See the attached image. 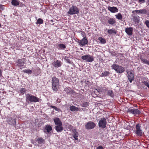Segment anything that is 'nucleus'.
<instances>
[{"label":"nucleus","instance_id":"21","mask_svg":"<svg viewBox=\"0 0 149 149\" xmlns=\"http://www.w3.org/2000/svg\"><path fill=\"white\" fill-rule=\"evenodd\" d=\"M79 109L78 107L73 105L70 106V110L72 111H78Z\"/></svg>","mask_w":149,"mask_h":149},{"label":"nucleus","instance_id":"55","mask_svg":"<svg viewBox=\"0 0 149 149\" xmlns=\"http://www.w3.org/2000/svg\"><path fill=\"white\" fill-rule=\"evenodd\" d=\"M1 24H0V27H1Z\"/></svg>","mask_w":149,"mask_h":149},{"label":"nucleus","instance_id":"44","mask_svg":"<svg viewBox=\"0 0 149 149\" xmlns=\"http://www.w3.org/2000/svg\"><path fill=\"white\" fill-rule=\"evenodd\" d=\"M81 34L82 35V36L83 37H85V33L84 31H81Z\"/></svg>","mask_w":149,"mask_h":149},{"label":"nucleus","instance_id":"7","mask_svg":"<svg viewBox=\"0 0 149 149\" xmlns=\"http://www.w3.org/2000/svg\"><path fill=\"white\" fill-rule=\"evenodd\" d=\"M127 78L130 83H132L134 79V75L133 71L132 70L127 72Z\"/></svg>","mask_w":149,"mask_h":149},{"label":"nucleus","instance_id":"2","mask_svg":"<svg viewBox=\"0 0 149 149\" xmlns=\"http://www.w3.org/2000/svg\"><path fill=\"white\" fill-rule=\"evenodd\" d=\"M26 101L36 102H39V98L33 95H30L29 93L26 95Z\"/></svg>","mask_w":149,"mask_h":149},{"label":"nucleus","instance_id":"23","mask_svg":"<svg viewBox=\"0 0 149 149\" xmlns=\"http://www.w3.org/2000/svg\"><path fill=\"white\" fill-rule=\"evenodd\" d=\"M12 4L14 6H17L19 5V3L17 0H12L11 1Z\"/></svg>","mask_w":149,"mask_h":149},{"label":"nucleus","instance_id":"19","mask_svg":"<svg viewBox=\"0 0 149 149\" xmlns=\"http://www.w3.org/2000/svg\"><path fill=\"white\" fill-rule=\"evenodd\" d=\"M61 65V62L58 60L56 61V62L53 63V66L56 68L60 67Z\"/></svg>","mask_w":149,"mask_h":149},{"label":"nucleus","instance_id":"35","mask_svg":"<svg viewBox=\"0 0 149 149\" xmlns=\"http://www.w3.org/2000/svg\"><path fill=\"white\" fill-rule=\"evenodd\" d=\"M58 46L61 49H64L66 48L65 46L63 44H60L58 45Z\"/></svg>","mask_w":149,"mask_h":149},{"label":"nucleus","instance_id":"18","mask_svg":"<svg viewBox=\"0 0 149 149\" xmlns=\"http://www.w3.org/2000/svg\"><path fill=\"white\" fill-rule=\"evenodd\" d=\"M52 130V128L51 126L47 125L46 126L44 131V132L46 133H49Z\"/></svg>","mask_w":149,"mask_h":149},{"label":"nucleus","instance_id":"38","mask_svg":"<svg viewBox=\"0 0 149 149\" xmlns=\"http://www.w3.org/2000/svg\"><path fill=\"white\" fill-rule=\"evenodd\" d=\"M37 140L39 143H42L44 141L43 139L42 138H41L38 139Z\"/></svg>","mask_w":149,"mask_h":149},{"label":"nucleus","instance_id":"20","mask_svg":"<svg viewBox=\"0 0 149 149\" xmlns=\"http://www.w3.org/2000/svg\"><path fill=\"white\" fill-rule=\"evenodd\" d=\"M107 22L110 25H113L116 22V21L113 18H110L108 20Z\"/></svg>","mask_w":149,"mask_h":149},{"label":"nucleus","instance_id":"6","mask_svg":"<svg viewBox=\"0 0 149 149\" xmlns=\"http://www.w3.org/2000/svg\"><path fill=\"white\" fill-rule=\"evenodd\" d=\"M107 121L105 118H102L98 123V125L99 127L103 128H105L106 127Z\"/></svg>","mask_w":149,"mask_h":149},{"label":"nucleus","instance_id":"15","mask_svg":"<svg viewBox=\"0 0 149 149\" xmlns=\"http://www.w3.org/2000/svg\"><path fill=\"white\" fill-rule=\"evenodd\" d=\"M108 10L110 11L111 13H114L118 11V8L115 7L109 6L108 8Z\"/></svg>","mask_w":149,"mask_h":149},{"label":"nucleus","instance_id":"41","mask_svg":"<svg viewBox=\"0 0 149 149\" xmlns=\"http://www.w3.org/2000/svg\"><path fill=\"white\" fill-rule=\"evenodd\" d=\"M110 53L111 54V55L115 56L116 55V54L115 52L113 51H111L110 52Z\"/></svg>","mask_w":149,"mask_h":149},{"label":"nucleus","instance_id":"13","mask_svg":"<svg viewBox=\"0 0 149 149\" xmlns=\"http://www.w3.org/2000/svg\"><path fill=\"white\" fill-rule=\"evenodd\" d=\"M73 137L74 138V139L76 140H78V136H79V134L78 133V132L76 131V129H74V130H73Z\"/></svg>","mask_w":149,"mask_h":149},{"label":"nucleus","instance_id":"26","mask_svg":"<svg viewBox=\"0 0 149 149\" xmlns=\"http://www.w3.org/2000/svg\"><path fill=\"white\" fill-rule=\"evenodd\" d=\"M110 72L107 71H105L104 72L102 73L101 75V77L107 76L110 74Z\"/></svg>","mask_w":149,"mask_h":149},{"label":"nucleus","instance_id":"34","mask_svg":"<svg viewBox=\"0 0 149 149\" xmlns=\"http://www.w3.org/2000/svg\"><path fill=\"white\" fill-rule=\"evenodd\" d=\"M140 11H141L140 14H141L142 15H146L147 13V10L145 9H143L140 10Z\"/></svg>","mask_w":149,"mask_h":149},{"label":"nucleus","instance_id":"31","mask_svg":"<svg viewBox=\"0 0 149 149\" xmlns=\"http://www.w3.org/2000/svg\"><path fill=\"white\" fill-rule=\"evenodd\" d=\"M19 92L22 95H23L26 92V90L25 88H21L19 90Z\"/></svg>","mask_w":149,"mask_h":149},{"label":"nucleus","instance_id":"12","mask_svg":"<svg viewBox=\"0 0 149 149\" xmlns=\"http://www.w3.org/2000/svg\"><path fill=\"white\" fill-rule=\"evenodd\" d=\"M80 45L85 46L88 43L87 39L86 37H84L82 40H80L79 42H78Z\"/></svg>","mask_w":149,"mask_h":149},{"label":"nucleus","instance_id":"40","mask_svg":"<svg viewBox=\"0 0 149 149\" xmlns=\"http://www.w3.org/2000/svg\"><path fill=\"white\" fill-rule=\"evenodd\" d=\"M140 10H134L132 12V13H134V12H136V13H140Z\"/></svg>","mask_w":149,"mask_h":149},{"label":"nucleus","instance_id":"33","mask_svg":"<svg viewBox=\"0 0 149 149\" xmlns=\"http://www.w3.org/2000/svg\"><path fill=\"white\" fill-rule=\"evenodd\" d=\"M141 61L149 65V61H148L147 59L143 58H141Z\"/></svg>","mask_w":149,"mask_h":149},{"label":"nucleus","instance_id":"11","mask_svg":"<svg viewBox=\"0 0 149 149\" xmlns=\"http://www.w3.org/2000/svg\"><path fill=\"white\" fill-rule=\"evenodd\" d=\"M136 134L138 136L142 135V131L141 129V126L139 124H137L136 125Z\"/></svg>","mask_w":149,"mask_h":149},{"label":"nucleus","instance_id":"56","mask_svg":"<svg viewBox=\"0 0 149 149\" xmlns=\"http://www.w3.org/2000/svg\"><path fill=\"white\" fill-rule=\"evenodd\" d=\"M69 61H68V62L69 63H70V62Z\"/></svg>","mask_w":149,"mask_h":149},{"label":"nucleus","instance_id":"4","mask_svg":"<svg viewBox=\"0 0 149 149\" xmlns=\"http://www.w3.org/2000/svg\"><path fill=\"white\" fill-rule=\"evenodd\" d=\"M112 68L118 73H122L125 71L124 68L121 66L118 65L116 64H113L112 66Z\"/></svg>","mask_w":149,"mask_h":149},{"label":"nucleus","instance_id":"30","mask_svg":"<svg viewBox=\"0 0 149 149\" xmlns=\"http://www.w3.org/2000/svg\"><path fill=\"white\" fill-rule=\"evenodd\" d=\"M16 61L17 63H18V64L20 65H22L24 64V61L22 59H18L17 61Z\"/></svg>","mask_w":149,"mask_h":149},{"label":"nucleus","instance_id":"5","mask_svg":"<svg viewBox=\"0 0 149 149\" xmlns=\"http://www.w3.org/2000/svg\"><path fill=\"white\" fill-rule=\"evenodd\" d=\"M81 58L86 61L91 62L94 61V58L91 56L87 54L81 56Z\"/></svg>","mask_w":149,"mask_h":149},{"label":"nucleus","instance_id":"49","mask_svg":"<svg viewBox=\"0 0 149 149\" xmlns=\"http://www.w3.org/2000/svg\"><path fill=\"white\" fill-rule=\"evenodd\" d=\"M55 106H52V105H51L50 106V107L51 108H53L54 109V108H55Z\"/></svg>","mask_w":149,"mask_h":149},{"label":"nucleus","instance_id":"16","mask_svg":"<svg viewBox=\"0 0 149 149\" xmlns=\"http://www.w3.org/2000/svg\"><path fill=\"white\" fill-rule=\"evenodd\" d=\"M133 28L132 27H129L126 28L125 31L127 34L128 35H132V34Z\"/></svg>","mask_w":149,"mask_h":149},{"label":"nucleus","instance_id":"32","mask_svg":"<svg viewBox=\"0 0 149 149\" xmlns=\"http://www.w3.org/2000/svg\"><path fill=\"white\" fill-rule=\"evenodd\" d=\"M24 73L28 74H31L32 73V71L29 69L24 70L23 71Z\"/></svg>","mask_w":149,"mask_h":149},{"label":"nucleus","instance_id":"9","mask_svg":"<svg viewBox=\"0 0 149 149\" xmlns=\"http://www.w3.org/2000/svg\"><path fill=\"white\" fill-rule=\"evenodd\" d=\"M96 126V124L93 122L90 121L88 122L85 125L86 129L90 130L93 129Z\"/></svg>","mask_w":149,"mask_h":149},{"label":"nucleus","instance_id":"17","mask_svg":"<svg viewBox=\"0 0 149 149\" xmlns=\"http://www.w3.org/2000/svg\"><path fill=\"white\" fill-rule=\"evenodd\" d=\"M62 125H57L55 126V129L58 132H61L63 130Z\"/></svg>","mask_w":149,"mask_h":149},{"label":"nucleus","instance_id":"48","mask_svg":"<svg viewBox=\"0 0 149 149\" xmlns=\"http://www.w3.org/2000/svg\"><path fill=\"white\" fill-rule=\"evenodd\" d=\"M2 71L0 69V77H1L2 76Z\"/></svg>","mask_w":149,"mask_h":149},{"label":"nucleus","instance_id":"3","mask_svg":"<svg viewBox=\"0 0 149 149\" xmlns=\"http://www.w3.org/2000/svg\"><path fill=\"white\" fill-rule=\"evenodd\" d=\"M67 13L70 15L77 14L79 13V10L77 7L76 6H72L70 8Z\"/></svg>","mask_w":149,"mask_h":149},{"label":"nucleus","instance_id":"54","mask_svg":"<svg viewBox=\"0 0 149 149\" xmlns=\"http://www.w3.org/2000/svg\"><path fill=\"white\" fill-rule=\"evenodd\" d=\"M93 93H97V92H94H94H93Z\"/></svg>","mask_w":149,"mask_h":149},{"label":"nucleus","instance_id":"28","mask_svg":"<svg viewBox=\"0 0 149 149\" xmlns=\"http://www.w3.org/2000/svg\"><path fill=\"white\" fill-rule=\"evenodd\" d=\"M115 16L117 19L120 20L122 19V16L120 13H119L117 15H116Z\"/></svg>","mask_w":149,"mask_h":149},{"label":"nucleus","instance_id":"25","mask_svg":"<svg viewBox=\"0 0 149 149\" xmlns=\"http://www.w3.org/2000/svg\"><path fill=\"white\" fill-rule=\"evenodd\" d=\"M107 95L111 97H113L114 96V94L112 90H109L108 91Z\"/></svg>","mask_w":149,"mask_h":149},{"label":"nucleus","instance_id":"22","mask_svg":"<svg viewBox=\"0 0 149 149\" xmlns=\"http://www.w3.org/2000/svg\"><path fill=\"white\" fill-rule=\"evenodd\" d=\"M133 21L136 23H139V16H134L132 18Z\"/></svg>","mask_w":149,"mask_h":149},{"label":"nucleus","instance_id":"45","mask_svg":"<svg viewBox=\"0 0 149 149\" xmlns=\"http://www.w3.org/2000/svg\"><path fill=\"white\" fill-rule=\"evenodd\" d=\"M0 9H1L2 10L4 9V8L3 7V6L1 5L0 4Z\"/></svg>","mask_w":149,"mask_h":149},{"label":"nucleus","instance_id":"53","mask_svg":"<svg viewBox=\"0 0 149 149\" xmlns=\"http://www.w3.org/2000/svg\"><path fill=\"white\" fill-rule=\"evenodd\" d=\"M50 21L52 23L53 22V20H50Z\"/></svg>","mask_w":149,"mask_h":149},{"label":"nucleus","instance_id":"50","mask_svg":"<svg viewBox=\"0 0 149 149\" xmlns=\"http://www.w3.org/2000/svg\"><path fill=\"white\" fill-rule=\"evenodd\" d=\"M22 65H20L18 64H17V66H18L19 68Z\"/></svg>","mask_w":149,"mask_h":149},{"label":"nucleus","instance_id":"10","mask_svg":"<svg viewBox=\"0 0 149 149\" xmlns=\"http://www.w3.org/2000/svg\"><path fill=\"white\" fill-rule=\"evenodd\" d=\"M128 113L134 115L139 114L141 113L140 111L137 109L129 108L127 111Z\"/></svg>","mask_w":149,"mask_h":149},{"label":"nucleus","instance_id":"29","mask_svg":"<svg viewBox=\"0 0 149 149\" xmlns=\"http://www.w3.org/2000/svg\"><path fill=\"white\" fill-rule=\"evenodd\" d=\"M43 20L41 18H39L38 19L37 22H36V24H42L43 23Z\"/></svg>","mask_w":149,"mask_h":149},{"label":"nucleus","instance_id":"8","mask_svg":"<svg viewBox=\"0 0 149 149\" xmlns=\"http://www.w3.org/2000/svg\"><path fill=\"white\" fill-rule=\"evenodd\" d=\"M6 121L8 124L13 126H15L16 123V119L11 117H8Z\"/></svg>","mask_w":149,"mask_h":149},{"label":"nucleus","instance_id":"52","mask_svg":"<svg viewBox=\"0 0 149 149\" xmlns=\"http://www.w3.org/2000/svg\"><path fill=\"white\" fill-rule=\"evenodd\" d=\"M139 2H144L145 1V0H139Z\"/></svg>","mask_w":149,"mask_h":149},{"label":"nucleus","instance_id":"57","mask_svg":"<svg viewBox=\"0 0 149 149\" xmlns=\"http://www.w3.org/2000/svg\"><path fill=\"white\" fill-rule=\"evenodd\" d=\"M148 2H149V0H148Z\"/></svg>","mask_w":149,"mask_h":149},{"label":"nucleus","instance_id":"39","mask_svg":"<svg viewBox=\"0 0 149 149\" xmlns=\"http://www.w3.org/2000/svg\"><path fill=\"white\" fill-rule=\"evenodd\" d=\"M145 23L146 24L147 27L149 28V20H146Z\"/></svg>","mask_w":149,"mask_h":149},{"label":"nucleus","instance_id":"27","mask_svg":"<svg viewBox=\"0 0 149 149\" xmlns=\"http://www.w3.org/2000/svg\"><path fill=\"white\" fill-rule=\"evenodd\" d=\"M98 40L100 41L102 44H104L106 42V40L104 39L101 37H99Z\"/></svg>","mask_w":149,"mask_h":149},{"label":"nucleus","instance_id":"46","mask_svg":"<svg viewBox=\"0 0 149 149\" xmlns=\"http://www.w3.org/2000/svg\"><path fill=\"white\" fill-rule=\"evenodd\" d=\"M55 110L59 111V110H60V109L58 108L57 107H55V108L54 109Z\"/></svg>","mask_w":149,"mask_h":149},{"label":"nucleus","instance_id":"14","mask_svg":"<svg viewBox=\"0 0 149 149\" xmlns=\"http://www.w3.org/2000/svg\"><path fill=\"white\" fill-rule=\"evenodd\" d=\"M55 124L56 125H62V123L59 118H56L54 119Z\"/></svg>","mask_w":149,"mask_h":149},{"label":"nucleus","instance_id":"51","mask_svg":"<svg viewBox=\"0 0 149 149\" xmlns=\"http://www.w3.org/2000/svg\"><path fill=\"white\" fill-rule=\"evenodd\" d=\"M97 92H99H99H100V90L99 89H95V91H97Z\"/></svg>","mask_w":149,"mask_h":149},{"label":"nucleus","instance_id":"37","mask_svg":"<svg viewBox=\"0 0 149 149\" xmlns=\"http://www.w3.org/2000/svg\"><path fill=\"white\" fill-rule=\"evenodd\" d=\"M89 105L88 103L85 102L83 103L82 104V106L83 107H87Z\"/></svg>","mask_w":149,"mask_h":149},{"label":"nucleus","instance_id":"47","mask_svg":"<svg viewBox=\"0 0 149 149\" xmlns=\"http://www.w3.org/2000/svg\"><path fill=\"white\" fill-rule=\"evenodd\" d=\"M146 14L147 15V16L149 17V11L147 10Z\"/></svg>","mask_w":149,"mask_h":149},{"label":"nucleus","instance_id":"42","mask_svg":"<svg viewBox=\"0 0 149 149\" xmlns=\"http://www.w3.org/2000/svg\"><path fill=\"white\" fill-rule=\"evenodd\" d=\"M144 85H145L142 83V84H141V86L142 88H143L144 89H147V87H145L144 86Z\"/></svg>","mask_w":149,"mask_h":149},{"label":"nucleus","instance_id":"24","mask_svg":"<svg viewBox=\"0 0 149 149\" xmlns=\"http://www.w3.org/2000/svg\"><path fill=\"white\" fill-rule=\"evenodd\" d=\"M108 33L109 34H111L112 33H114V34H116L117 33V31H116L114 29H109L107 31Z\"/></svg>","mask_w":149,"mask_h":149},{"label":"nucleus","instance_id":"1","mask_svg":"<svg viewBox=\"0 0 149 149\" xmlns=\"http://www.w3.org/2000/svg\"><path fill=\"white\" fill-rule=\"evenodd\" d=\"M52 87L54 91H56L59 87V79L56 77H53L52 78Z\"/></svg>","mask_w":149,"mask_h":149},{"label":"nucleus","instance_id":"36","mask_svg":"<svg viewBox=\"0 0 149 149\" xmlns=\"http://www.w3.org/2000/svg\"><path fill=\"white\" fill-rule=\"evenodd\" d=\"M94 92H96L97 93H92V95L93 96V97H97L98 95H99V92H97V91H94Z\"/></svg>","mask_w":149,"mask_h":149},{"label":"nucleus","instance_id":"43","mask_svg":"<svg viewBox=\"0 0 149 149\" xmlns=\"http://www.w3.org/2000/svg\"><path fill=\"white\" fill-rule=\"evenodd\" d=\"M96 149H104V148L101 146H99L96 148Z\"/></svg>","mask_w":149,"mask_h":149}]
</instances>
